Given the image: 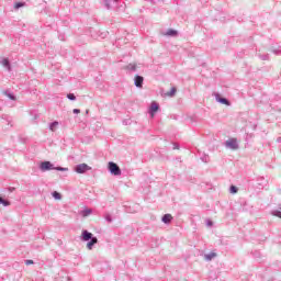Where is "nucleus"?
I'll return each instance as SVG.
<instances>
[{
    "instance_id": "nucleus-1",
    "label": "nucleus",
    "mask_w": 281,
    "mask_h": 281,
    "mask_svg": "<svg viewBox=\"0 0 281 281\" xmlns=\"http://www.w3.org/2000/svg\"><path fill=\"white\" fill-rule=\"evenodd\" d=\"M81 240H83L85 243L88 241L87 248L89 250L93 249V245H98V237H93V234H91L89 231H82Z\"/></svg>"
},
{
    "instance_id": "nucleus-2",
    "label": "nucleus",
    "mask_w": 281,
    "mask_h": 281,
    "mask_svg": "<svg viewBox=\"0 0 281 281\" xmlns=\"http://www.w3.org/2000/svg\"><path fill=\"white\" fill-rule=\"evenodd\" d=\"M40 170L42 172H47L48 170H58L59 172H67V170H69V168L54 167V164H52L50 161H43L40 165Z\"/></svg>"
},
{
    "instance_id": "nucleus-3",
    "label": "nucleus",
    "mask_w": 281,
    "mask_h": 281,
    "mask_svg": "<svg viewBox=\"0 0 281 281\" xmlns=\"http://www.w3.org/2000/svg\"><path fill=\"white\" fill-rule=\"evenodd\" d=\"M108 169L110 175H113L114 177H120L122 175V169H120V166L113 161L108 164Z\"/></svg>"
},
{
    "instance_id": "nucleus-4",
    "label": "nucleus",
    "mask_w": 281,
    "mask_h": 281,
    "mask_svg": "<svg viewBox=\"0 0 281 281\" xmlns=\"http://www.w3.org/2000/svg\"><path fill=\"white\" fill-rule=\"evenodd\" d=\"M88 170H91V167L87 164H79L75 168V172H77V175H85Z\"/></svg>"
},
{
    "instance_id": "nucleus-5",
    "label": "nucleus",
    "mask_w": 281,
    "mask_h": 281,
    "mask_svg": "<svg viewBox=\"0 0 281 281\" xmlns=\"http://www.w3.org/2000/svg\"><path fill=\"white\" fill-rule=\"evenodd\" d=\"M226 148H231V150H238V140L236 138H231L225 143Z\"/></svg>"
},
{
    "instance_id": "nucleus-6",
    "label": "nucleus",
    "mask_w": 281,
    "mask_h": 281,
    "mask_svg": "<svg viewBox=\"0 0 281 281\" xmlns=\"http://www.w3.org/2000/svg\"><path fill=\"white\" fill-rule=\"evenodd\" d=\"M134 85L137 89H142V87H144V77L136 75L134 78Z\"/></svg>"
},
{
    "instance_id": "nucleus-7",
    "label": "nucleus",
    "mask_w": 281,
    "mask_h": 281,
    "mask_svg": "<svg viewBox=\"0 0 281 281\" xmlns=\"http://www.w3.org/2000/svg\"><path fill=\"white\" fill-rule=\"evenodd\" d=\"M157 111H159V103L157 102H151V105L149 108V114L151 117H155V113H157Z\"/></svg>"
},
{
    "instance_id": "nucleus-8",
    "label": "nucleus",
    "mask_w": 281,
    "mask_h": 281,
    "mask_svg": "<svg viewBox=\"0 0 281 281\" xmlns=\"http://www.w3.org/2000/svg\"><path fill=\"white\" fill-rule=\"evenodd\" d=\"M162 223H165V225H170V223H172V215L171 214H165L161 218Z\"/></svg>"
},
{
    "instance_id": "nucleus-9",
    "label": "nucleus",
    "mask_w": 281,
    "mask_h": 281,
    "mask_svg": "<svg viewBox=\"0 0 281 281\" xmlns=\"http://www.w3.org/2000/svg\"><path fill=\"white\" fill-rule=\"evenodd\" d=\"M1 65H2V67H5V69H8V71H12V66L10 65V60L8 58H3L1 60Z\"/></svg>"
},
{
    "instance_id": "nucleus-10",
    "label": "nucleus",
    "mask_w": 281,
    "mask_h": 281,
    "mask_svg": "<svg viewBox=\"0 0 281 281\" xmlns=\"http://www.w3.org/2000/svg\"><path fill=\"white\" fill-rule=\"evenodd\" d=\"M80 216H82L83 218H87V216H90V214H93V210L91 209H85L82 211H80Z\"/></svg>"
},
{
    "instance_id": "nucleus-11",
    "label": "nucleus",
    "mask_w": 281,
    "mask_h": 281,
    "mask_svg": "<svg viewBox=\"0 0 281 281\" xmlns=\"http://www.w3.org/2000/svg\"><path fill=\"white\" fill-rule=\"evenodd\" d=\"M58 122L54 121L53 123L49 124L48 128L49 131H52L53 133H55L56 128H58Z\"/></svg>"
},
{
    "instance_id": "nucleus-12",
    "label": "nucleus",
    "mask_w": 281,
    "mask_h": 281,
    "mask_svg": "<svg viewBox=\"0 0 281 281\" xmlns=\"http://www.w3.org/2000/svg\"><path fill=\"white\" fill-rule=\"evenodd\" d=\"M216 100L220 102V104H226V106H229V100L220 97H217Z\"/></svg>"
},
{
    "instance_id": "nucleus-13",
    "label": "nucleus",
    "mask_w": 281,
    "mask_h": 281,
    "mask_svg": "<svg viewBox=\"0 0 281 281\" xmlns=\"http://www.w3.org/2000/svg\"><path fill=\"white\" fill-rule=\"evenodd\" d=\"M213 258H216V252H210L207 255H204V259L210 262Z\"/></svg>"
},
{
    "instance_id": "nucleus-14",
    "label": "nucleus",
    "mask_w": 281,
    "mask_h": 281,
    "mask_svg": "<svg viewBox=\"0 0 281 281\" xmlns=\"http://www.w3.org/2000/svg\"><path fill=\"white\" fill-rule=\"evenodd\" d=\"M179 33L172 29H169L166 33L165 36H177Z\"/></svg>"
},
{
    "instance_id": "nucleus-15",
    "label": "nucleus",
    "mask_w": 281,
    "mask_h": 281,
    "mask_svg": "<svg viewBox=\"0 0 281 281\" xmlns=\"http://www.w3.org/2000/svg\"><path fill=\"white\" fill-rule=\"evenodd\" d=\"M125 69H127V71H137V65L130 64L125 67Z\"/></svg>"
},
{
    "instance_id": "nucleus-16",
    "label": "nucleus",
    "mask_w": 281,
    "mask_h": 281,
    "mask_svg": "<svg viewBox=\"0 0 281 281\" xmlns=\"http://www.w3.org/2000/svg\"><path fill=\"white\" fill-rule=\"evenodd\" d=\"M0 205H3V207H10L11 203L8 200H3V198H0Z\"/></svg>"
},
{
    "instance_id": "nucleus-17",
    "label": "nucleus",
    "mask_w": 281,
    "mask_h": 281,
    "mask_svg": "<svg viewBox=\"0 0 281 281\" xmlns=\"http://www.w3.org/2000/svg\"><path fill=\"white\" fill-rule=\"evenodd\" d=\"M25 5H27V3L25 2H15L14 10H19L20 8H25Z\"/></svg>"
},
{
    "instance_id": "nucleus-18",
    "label": "nucleus",
    "mask_w": 281,
    "mask_h": 281,
    "mask_svg": "<svg viewBox=\"0 0 281 281\" xmlns=\"http://www.w3.org/2000/svg\"><path fill=\"white\" fill-rule=\"evenodd\" d=\"M272 216H277L278 218H281V206L279 210H274L271 212Z\"/></svg>"
},
{
    "instance_id": "nucleus-19",
    "label": "nucleus",
    "mask_w": 281,
    "mask_h": 281,
    "mask_svg": "<svg viewBox=\"0 0 281 281\" xmlns=\"http://www.w3.org/2000/svg\"><path fill=\"white\" fill-rule=\"evenodd\" d=\"M4 95H7V98H9L10 100H16V97H14V94L8 92V91H4Z\"/></svg>"
},
{
    "instance_id": "nucleus-20",
    "label": "nucleus",
    "mask_w": 281,
    "mask_h": 281,
    "mask_svg": "<svg viewBox=\"0 0 281 281\" xmlns=\"http://www.w3.org/2000/svg\"><path fill=\"white\" fill-rule=\"evenodd\" d=\"M104 5L108 10H111V8H113V4H111V0H104Z\"/></svg>"
},
{
    "instance_id": "nucleus-21",
    "label": "nucleus",
    "mask_w": 281,
    "mask_h": 281,
    "mask_svg": "<svg viewBox=\"0 0 281 281\" xmlns=\"http://www.w3.org/2000/svg\"><path fill=\"white\" fill-rule=\"evenodd\" d=\"M53 196H54V199H56L57 201H60L61 199H63V195H60V193H58V192H53Z\"/></svg>"
},
{
    "instance_id": "nucleus-22",
    "label": "nucleus",
    "mask_w": 281,
    "mask_h": 281,
    "mask_svg": "<svg viewBox=\"0 0 281 281\" xmlns=\"http://www.w3.org/2000/svg\"><path fill=\"white\" fill-rule=\"evenodd\" d=\"M175 93H177V88H171V91L170 92H167V95L169 98H172L175 95Z\"/></svg>"
},
{
    "instance_id": "nucleus-23",
    "label": "nucleus",
    "mask_w": 281,
    "mask_h": 281,
    "mask_svg": "<svg viewBox=\"0 0 281 281\" xmlns=\"http://www.w3.org/2000/svg\"><path fill=\"white\" fill-rule=\"evenodd\" d=\"M229 192L231 194H236L238 192V188L236 186H232Z\"/></svg>"
},
{
    "instance_id": "nucleus-24",
    "label": "nucleus",
    "mask_w": 281,
    "mask_h": 281,
    "mask_svg": "<svg viewBox=\"0 0 281 281\" xmlns=\"http://www.w3.org/2000/svg\"><path fill=\"white\" fill-rule=\"evenodd\" d=\"M104 218H105V221L108 222V223H113V218L111 217V214H105L104 215Z\"/></svg>"
},
{
    "instance_id": "nucleus-25",
    "label": "nucleus",
    "mask_w": 281,
    "mask_h": 281,
    "mask_svg": "<svg viewBox=\"0 0 281 281\" xmlns=\"http://www.w3.org/2000/svg\"><path fill=\"white\" fill-rule=\"evenodd\" d=\"M67 98H68V100L74 101V100H76V94H74V93H68V94H67Z\"/></svg>"
},
{
    "instance_id": "nucleus-26",
    "label": "nucleus",
    "mask_w": 281,
    "mask_h": 281,
    "mask_svg": "<svg viewBox=\"0 0 281 281\" xmlns=\"http://www.w3.org/2000/svg\"><path fill=\"white\" fill-rule=\"evenodd\" d=\"M261 60H269V55H260Z\"/></svg>"
},
{
    "instance_id": "nucleus-27",
    "label": "nucleus",
    "mask_w": 281,
    "mask_h": 281,
    "mask_svg": "<svg viewBox=\"0 0 281 281\" xmlns=\"http://www.w3.org/2000/svg\"><path fill=\"white\" fill-rule=\"evenodd\" d=\"M206 225H207V227H212L214 225V223L212 221L207 220Z\"/></svg>"
},
{
    "instance_id": "nucleus-28",
    "label": "nucleus",
    "mask_w": 281,
    "mask_h": 281,
    "mask_svg": "<svg viewBox=\"0 0 281 281\" xmlns=\"http://www.w3.org/2000/svg\"><path fill=\"white\" fill-rule=\"evenodd\" d=\"M25 265H26V266L34 265V260H30V259H29V260H25Z\"/></svg>"
},
{
    "instance_id": "nucleus-29",
    "label": "nucleus",
    "mask_w": 281,
    "mask_h": 281,
    "mask_svg": "<svg viewBox=\"0 0 281 281\" xmlns=\"http://www.w3.org/2000/svg\"><path fill=\"white\" fill-rule=\"evenodd\" d=\"M173 150H179V144L177 143L173 144Z\"/></svg>"
},
{
    "instance_id": "nucleus-30",
    "label": "nucleus",
    "mask_w": 281,
    "mask_h": 281,
    "mask_svg": "<svg viewBox=\"0 0 281 281\" xmlns=\"http://www.w3.org/2000/svg\"><path fill=\"white\" fill-rule=\"evenodd\" d=\"M72 113H75V114L80 113V109H74V110H72Z\"/></svg>"
},
{
    "instance_id": "nucleus-31",
    "label": "nucleus",
    "mask_w": 281,
    "mask_h": 281,
    "mask_svg": "<svg viewBox=\"0 0 281 281\" xmlns=\"http://www.w3.org/2000/svg\"><path fill=\"white\" fill-rule=\"evenodd\" d=\"M280 50H273V54H279Z\"/></svg>"
},
{
    "instance_id": "nucleus-32",
    "label": "nucleus",
    "mask_w": 281,
    "mask_h": 281,
    "mask_svg": "<svg viewBox=\"0 0 281 281\" xmlns=\"http://www.w3.org/2000/svg\"><path fill=\"white\" fill-rule=\"evenodd\" d=\"M123 124H127V121H123Z\"/></svg>"
},
{
    "instance_id": "nucleus-33",
    "label": "nucleus",
    "mask_w": 281,
    "mask_h": 281,
    "mask_svg": "<svg viewBox=\"0 0 281 281\" xmlns=\"http://www.w3.org/2000/svg\"><path fill=\"white\" fill-rule=\"evenodd\" d=\"M123 124H127V121H123Z\"/></svg>"
},
{
    "instance_id": "nucleus-34",
    "label": "nucleus",
    "mask_w": 281,
    "mask_h": 281,
    "mask_svg": "<svg viewBox=\"0 0 281 281\" xmlns=\"http://www.w3.org/2000/svg\"><path fill=\"white\" fill-rule=\"evenodd\" d=\"M123 124H127V121H123Z\"/></svg>"
},
{
    "instance_id": "nucleus-35",
    "label": "nucleus",
    "mask_w": 281,
    "mask_h": 281,
    "mask_svg": "<svg viewBox=\"0 0 281 281\" xmlns=\"http://www.w3.org/2000/svg\"><path fill=\"white\" fill-rule=\"evenodd\" d=\"M117 2V0H113V3H116Z\"/></svg>"
},
{
    "instance_id": "nucleus-36",
    "label": "nucleus",
    "mask_w": 281,
    "mask_h": 281,
    "mask_svg": "<svg viewBox=\"0 0 281 281\" xmlns=\"http://www.w3.org/2000/svg\"><path fill=\"white\" fill-rule=\"evenodd\" d=\"M278 142H281V139H280V138H278Z\"/></svg>"
}]
</instances>
